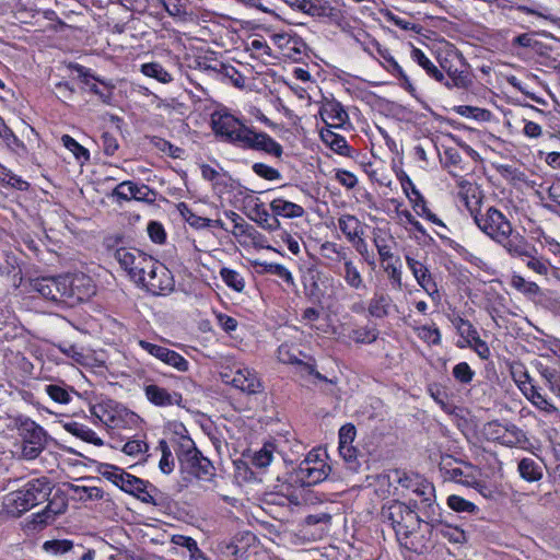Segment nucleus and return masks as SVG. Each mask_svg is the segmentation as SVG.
<instances>
[{"label":"nucleus","instance_id":"1","mask_svg":"<svg viewBox=\"0 0 560 560\" xmlns=\"http://www.w3.org/2000/svg\"><path fill=\"white\" fill-rule=\"evenodd\" d=\"M212 128L217 136L244 149L262 151L271 156L281 158L282 145L262 131H255L243 125L228 113H215L212 116Z\"/></svg>","mask_w":560,"mask_h":560},{"label":"nucleus","instance_id":"2","mask_svg":"<svg viewBox=\"0 0 560 560\" xmlns=\"http://www.w3.org/2000/svg\"><path fill=\"white\" fill-rule=\"evenodd\" d=\"M470 212L480 231L500 244L509 255L526 254L525 237L513 230L511 222L500 210L488 207L485 212L481 210Z\"/></svg>","mask_w":560,"mask_h":560},{"label":"nucleus","instance_id":"3","mask_svg":"<svg viewBox=\"0 0 560 560\" xmlns=\"http://www.w3.org/2000/svg\"><path fill=\"white\" fill-rule=\"evenodd\" d=\"M33 288L44 299L56 303H69L72 300H83L94 292L91 279L84 275L59 276L37 279Z\"/></svg>","mask_w":560,"mask_h":560},{"label":"nucleus","instance_id":"4","mask_svg":"<svg viewBox=\"0 0 560 560\" xmlns=\"http://www.w3.org/2000/svg\"><path fill=\"white\" fill-rule=\"evenodd\" d=\"M416 508L417 503L410 505L398 500H389L382 505L380 512L381 521L392 527L399 545L409 550L413 549L409 544L410 536L427 521V517L417 513Z\"/></svg>","mask_w":560,"mask_h":560},{"label":"nucleus","instance_id":"5","mask_svg":"<svg viewBox=\"0 0 560 560\" xmlns=\"http://www.w3.org/2000/svg\"><path fill=\"white\" fill-rule=\"evenodd\" d=\"M47 478H36L27 481L22 489L10 492L4 497L3 505L8 513L21 516L39 503L47 500L50 493Z\"/></svg>","mask_w":560,"mask_h":560},{"label":"nucleus","instance_id":"6","mask_svg":"<svg viewBox=\"0 0 560 560\" xmlns=\"http://www.w3.org/2000/svg\"><path fill=\"white\" fill-rule=\"evenodd\" d=\"M326 453L320 450L311 451L296 468L290 474V482L301 487H312L324 481L331 468L326 463Z\"/></svg>","mask_w":560,"mask_h":560},{"label":"nucleus","instance_id":"7","mask_svg":"<svg viewBox=\"0 0 560 560\" xmlns=\"http://www.w3.org/2000/svg\"><path fill=\"white\" fill-rule=\"evenodd\" d=\"M114 257L136 283L143 280L145 270L154 265V259L151 256L135 248H118L115 250Z\"/></svg>","mask_w":560,"mask_h":560},{"label":"nucleus","instance_id":"8","mask_svg":"<svg viewBox=\"0 0 560 560\" xmlns=\"http://www.w3.org/2000/svg\"><path fill=\"white\" fill-rule=\"evenodd\" d=\"M441 71H445L448 80L442 82L447 89L458 88L465 89L470 84L467 65L463 55L455 50L448 51L444 58L440 60Z\"/></svg>","mask_w":560,"mask_h":560},{"label":"nucleus","instance_id":"9","mask_svg":"<svg viewBox=\"0 0 560 560\" xmlns=\"http://www.w3.org/2000/svg\"><path fill=\"white\" fill-rule=\"evenodd\" d=\"M138 284H142L154 295H165L173 291L174 279L164 265L154 260V265L145 270L143 280H139Z\"/></svg>","mask_w":560,"mask_h":560},{"label":"nucleus","instance_id":"10","mask_svg":"<svg viewBox=\"0 0 560 560\" xmlns=\"http://www.w3.org/2000/svg\"><path fill=\"white\" fill-rule=\"evenodd\" d=\"M222 380L247 395L257 394L262 389L257 373L247 366H235L230 372H223Z\"/></svg>","mask_w":560,"mask_h":560},{"label":"nucleus","instance_id":"11","mask_svg":"<svg viewBox=\"0 0 560 560\" xmlns=\"http://www.w3.org/2000/svg\"><path fill=\"white\" fill-rule=\"evenodd\" d=\"M182 467L197 479L210 481L215 476V468L196 447L188 450L182 458Z\"/></svg>","mask_w":560,"mask_h":560},{"label":"nucleus","instance_id":"12","mask_svg":"<svg viewBox=\"0 0 560 560\" xmlns=\"http://www.w3.org/2000/svg\"><path fill=\"white\" fill-rule=\"evenodd\" d=\"M413 493L421 498L420 504H417V510L421 511L424 517H427L425 523L438 522L439 516V505L434 503V487L429 481L422 479L420 476L417 479V482L413 483V487L410 488Z\"/></svg>","mask_w":560,"mask_h":560},{"label":"nucleus","instance_id":"13","mask_svg":"<svg viewBox=\"0 0 560 560\" xmlns=\"http://www.w3.org/2000/svg\"><path fill=\"white\" fill-rule=\"evenodd\" d=\"M138 345L150 355L160 360L164 364L174 368L178 372H187L189 369V362L174 350L142 339L138 341Z\"/></svg>","mask_w":560,"mask_h":560},{"label":"nucleus","instance_id":"14","mask_svg":"<svg viewBox=\"0 0 560 560\" xmlns=\"http://www.w3.org/2000/svg\"><path fill=\"white\" fill-rule=\"evenodd\" d=\"M75 71L78 73L79 79L85 86H88L89 91L98 96V98L104 104H110L113 100V92L115 85L110 82H106L94 74L91 73V70L77 65Z\"/></svg>","mask_w":560,"mask_h":560},{"label":"nucleus","instance_id":"15","mask_svg":"<svg viewBox=\"0 0 560 560\" xmlns=\"http://www.w3.org/2000/svg\"><path fill=\"white\" fill-rule=\"evenodd\" d=\"M119 488L122 491L135 495L144 503L156 504L153 495V492H155L156 489L148 481H144L133 475L125 472Z\"/></svg>","mask_w":560,"mask_h":560},{"label":"nucleus","instance_id":"16","mask_svg":"<svg viewBox=\"0 0 560 560\" xmlns=\"http://www.w3.org/2000/svg\"><path fill=\"white\" fill-rule=\"evenodd\" d=\"M147 399L156 407L183 406V395L156 384H148L143 388Z\"/></svg>","mask_w":560,"mask_h":560},{"label":"nucleus","instance_id":"17","mask_svg":"<svg viewBox=\"0 0 560 560\" xmlns=\"http://www.w3.org/2000/svg\"><path fill=\"white\" fill-rule=\"evenodd\" d=\"M406 262L410 271L412 272L417 283L432 298H439V289L436 282L432 278L427 266L415 259L413 257L406 255Z\"/></svg>","mask_w":560,"mask_h":560},{"label":"nucleus","instance_id":"18","mask_svg":"<svg viewBox=\"0 0 560 560\" xmlns=\"http://www.w3.org/2000/svg\"><path fill=\"white\" fill-rule=\"evenodd\" d=\"M319 115L328 128H341L349 121V115L345 107L335 98L325 100Z\"/></svg>","mask_w":560,"mask_h":560},{"label":"nucleus","instance_id":"19","mask_svg":"<svg viewBox=\"0 0 560 560\" xmlns=\"http://www.w3.org/2000/svg\"><path fill=\"white\" fill-rule=\"evenodd\" d=\"M94 423H102L107 428H116L121 419L117 412V404L113 400H102L90 408Z\"/></svg>","mask_w":560,"mask_h":560},{"label":"nucleus","instance_id":"20","mask_svg":"<svg viewBox=\"0 0 560 560\" xmlns=\"http://www.w3.org/2000/svg\"><path fill=\"white\" fill-rule=\"evenodd\" d=\"M527 400L530 401L545 417L553 419L560 418V410L553 405V402L541 393V389L534 385L528 392L524 394Z\"/></svg>","mask_w":560,"mask_h":560},{"label":"nucleus","instance_id":"21","mask_svg":"<svg viewBox=\"0 0 560 560\" xmlns=\"http://www.w3.org/2000/svg\"><path fill=\"white\" fill-rule=\"evenodd\" d=\"M443 466L441 467V470L444 471V478L445 479H450V480H453L457 483H460V485H464V486H467V487H472V488H483L485 486H482L476 475H475V471H474V468L468 465L466 467V469H462L459 467H454V468H446L445 464H442Z\"/></svg>","mask_w":560,"mask_h":560},{"label":"nucleus","instance_id":"22","mask_svg":"<svg viewBox=\"0 0 560 560\" xmlns=\"http://www.w3.org/2000/svg\"><path fill=\"white\" fill-rule=\"evenodd\" d=\"M336 272L343 279L348 288L354 291H366L368 285L363 275L353 260L346 261V265Z\"/></svg>","mask_w":560,"mask_h":560},{"label":"nucleus","instance_id":"23","mask_svg":"<svg viewBox=\"0 0 560 560\" xmlns=\"http://www.w3.org/2000/svg\"><path fill=\"white\" fill-rule=\"evenodd\" d=\"M270 211L279 217L285 219L302 218L305 214V210L301 205L289 201L282 197H277L270 201Z\"/></svg>","mask_w":560,"mask_h":560},{"label":"nucleus","instance_id":"24","mask_svg":"<svg viewBox=\"0 0 560 560\" xmlns=\"http://www.w3.org/2000/svg\"><path fill=\"white\" fill-rule=\"evenodd\" d=\"M149 194V188L145 185L138 186L137 184L126 180L118 184L113 190V196L121 200H145Z\"/></svg>","mask_w":560,"mask_h":560},{"label":"nucleus","instance_id":"25","mask_svg":"<svg viewBox=\"0 0 560 560\" xmlns=\"http://www.w3.org/2000/svg\"><path fill=\"white\" fill-rule=\"evenodd\" d=\"M373 243L377 249L380 260L382 262L393 260V246L396 244L395 238L388 232L376 229L373 232Z\"/></svg>","mask_w":560,"mask_h":560},{"label":"nucleus","instance_id":"26","mask_svg":"<svg viewBox=\"0 0 560 560\" xmlns=\"http://www.w3.org/2000/svg\"><path fill=\"white\" fill-rule=\"evenodd\" d=\"M397 178L400 183L404 194L406 195L409 202L411 203L412 209L415 210V212H419V209L423 208L424 205H427L424 197L419 191V189L415 186L411 178L405 172H401L400 174H398Z\"/></svg>","mask_w":560,"mask_h":560},{"label":"nucleus","instance_id":"27","mask_svg":"<svg viewBox=\"0 0 560 560\" xmlns=\"http://www.w3.org/2000/svg\"><path fill=\"white\" fill-rule=\"evenodd\" d=\"M254 217L252 218L261 229L268 232H278L281 230V223L277 215L270 213L262 202L255 203L253 208Z\"/></svg>","mask_w":560,"mask_h":560},{"label":"nucleus","instance_id":"28","mask_svg":"<svg viewBox=\"0 0 560 560\" xmlns=\"http://www.w3.org/2000/svg\"><path fill=\"white\" fill-rule=\"evenodd\" d=\"M338 226L348 242L360 238V235H364V223L353 214H341L338 219Z\"/></svg>","mask_w":560,"mask_h":560},{"label":"nucleus","instance_id":"29","mask_svg":"<svg viewBox=\"0 0 560 560\" xmlns=\"http://www.w3.org/2000/svg\"><path fill=\"white\" fill-rule=\"evenodd\" d=\"M20 430L23 436V442L38 446L46 445L47 433L35 421H32L30 419L25 420L24 422H22Z\"/></svg>","mask_w":560,"mask_h":560},{"label":"nucleus","instance_id":"30","mask_svg":"<svg viewBox=\"0 0 560 560\" xmlns=\"http://www.w3.org/2000/svg\"><path fill=\"white\" fill-rule=\"evenodd\" d=\"M392 306V298L387 293L376 291L369 301L368 312L372 317L384 318L388 316Z\"/></svg>","mask_w":560,"mask_h":560},{"label":"nucleus","instance_id":"31","mask_svg":"<svg viewBox=\"0 0 560 560\" xmlns=\"http://www.w3.org/2000/svg\"><path fill=\"white\" fill-rule=\"evenodd\" d=\"M526 254L514 256L515 258H521L526 262V266L533 270L534 272L540 276H547L550 269V264L548 260L542 257L537 256V250L528 244L525 240Z\"/></svg>","mask_w":560,"mask_h":560},{"label":"nucleus","instance_id":"32","mask_svg":"<svg viewBox=\"0 0 560 560\" xmlns=\"http://www.w3.org/2000/svg\"><path fill=\"white\" fill-rule=\"evenodd\" d=\"M448 318L460 337V340L457 342V347L465 348V345L469 343V340L474 339L478 334L477 329L468 319L458 314H452Z\"/></svg>","mask_w":560,"mask_h":560},{"label":"nucleus","instance_id":"33","mask_svg":"<svg viewBox=\"0 0 560 560\" xmlns=\"http://www.w3.org/2000/svg\"><path fill=\"white\" fill-rule=\"evenodd\" d=\"M498 442L509 447H524L528 442L526 433L514 423H505L504 433L498 436Z\"/></svg>","mask_w":560,"mask_h":560},{"label":"nucleus","instance_id":"34","mask_svg":"<svg viewBox=\"0 0 560 560\" xmlns=\"http://www.w3.org/2000/svg\"><path fill=\"white\" fill-rule=\"evenodd\" d=\"M410 58L417 62L429 77L438 82L444 81L443 72L430 60V58L419 48L411 45Z\"/></svg>","mask_w":560,"mask_h":560},{"label":"nucleus","instance_id":"35","mask_svg":"<svg viewBox=\"0 0 560 560\" xmlns=\"http://www.w3.org/2000/svg\"><path fill=\"white\" fill-rule=\"evenodd\" d=\"M63 428L70 434L81 439L84 442L94 444L96 446L103 445V440L88 425L77 421H69L63 424Z\"/></svg>","mask_w":560,"mask_h":560},{"label":"nucleus","instance_id":"36","mask_svg":"<svg viewBox=\"0 0 560 560\" xmlns=\"http://www.w3.org/2000/svg\"><path fill=\"white\" fill-rule=\"evenodd\" d=\"M320 138L336 153L350 156V147L345 137L334 132L330 128L322 129Z\"/></svg>","mask_w":560,"mask_h":560},{"label":"nucleus","instance_id":"37","mask_svg":"<svg viewBox=\"0 0 560 560\" xmlns=\"http://www.w3.org/2000/svg\"><path fill=\"white\" fill-rule=\"evenodd\" d=\"M517 471L521 478L527 482L539 481L544 476L540 464L529 457H524L518 462Z\"/></svg>","mask_w":560,"mask_h":560},{"label":"nucleus","instance_id":"38","mask_svg":"<svg viewBox=\"0 0 560 560\" xmlns=\"http://www.w3.org/2000/svg\"><path fill=\"white\" fill-rule=\"evenodd\" d=\"M427 524L430 525L439 535H441L443 538H446L451 542L463 544L466 541L465 532L458 527H453L441 523L440 515L438 516V522Z\"/></svg>","mask_w":560,"mask_h":560},{"label":"nucleus","instance_id":"39","mask_svg":"<svg viewBox=\"0 0 560 560\" xmlns=\"http://www.w3.org/2000/svg\"><path fill=\"white\" fill-rule=\"evenodd\" d=\"M141 72L145 77L153 78L163 84H167L173 81V75L159 62H147L141 65Z\"/></svg>","mask_w":560,"mask_h":560},{"label":"nucleus","instance_id":"40","mask_svg":"<svg viewBox=\"0 0 560 560\" xmlns=\"http://www.w3.org/2000/svg\"><path fill=\"white\" fill-rule=\"evenodd\" d=\"M220 277L223 282L235 292H243L245 289V279L236 270L223 267L220 269Z\"/></svg>","mask_w":560,"mask_h":560},{"label":"nucleus","instance_id":"41","mask_svg":"<svg viewBox=\"0 0 560 560\" xmlns=\"http://www.w3.org/2000/svg\"><path fill=\"white\" fill-rule=\"evenodd\" d=\"M300 355L306 358L295 346L282 343L277 350L278 360L284 364H295L300 362Z\"/></svg>","mask_w":560,"mask_h":560},{"label":"nucleus","instance_id":"42","mask_svg":"<svg viewBox=\"0 0 560 560\" xmlns=\"http://www.w3.org/2000/svg\"><path fill=\"white\" fill-rule=\"evenodd\" d=\"M177 211L179 212L183 220H185L191 228L200 230L206 229L207 218H202L192 212V210L185 202L177 205Z\"/></svg>","mask_w":560,"mask_h":560},{"label":"nucleus","instance_id":"43","mask_svg":"<svg viewBox=\"0 0 560 560\" xmlns=\"http://www.w3.org/2000/svg\"><path fill=\"white\" fill-rule=\"evenodd\" d=\"M511 375L523 395L534 386L532 377L522 364L513 366Z\"/></svg>","mask_w":560,"mask_h":560},{"label":"nucleus","instance_id":"44","mask_svg":"<svg viewBox=\"0 0 560 560\" xmlns=\"http://www.w3.org/2000/svg\"><path fill=\"white\" fill-rule=\"evenodd\" d=\"M377 336L378 331L369 326L353 328L348 335L349 339L357 343H372Z\"/></svg>","mask_w":560,"mask_h":560},{"label":"nucleus","instance_id":"45","mask_svg":"<svg viewBox=\"0 0 560 560\" xmlns=\"http://www.w3.org/2000/svg\"><path fill=\"white\" fill-rule=\"evenodd\" d=\"M61 142L65 148H67L78 161L86 162L90 160V152L83 145H81L75 139H73L69 135H63L61 137Z\"/></svg>","mask_w":560,"mask_h":560},{"label":"nucleus","instance_id":"46","mask_svg":"<svg viewBox=\"0 0 560 560\" xmlns=\"http://www.w3.org/2000/svg\"><path fill=\"white\" fill-rule=\"evenodd\" d=\"M44 390L55 402L69 404L71 400V394L65 385L49 384Z\"/></svg>","mask_w":560,"mask_h":560},{"label":"nucleus","instance_id":"47","mask_svg":"<svg viewBox=\"0 0 560 560\" xmlns=\"http://www.w3.org/2000/svg\"><path fill=\"white\" fill-rule=\"evenodd\" d=\"M418 477L419 475L409 474L400 469L392 470L388 475L392 483H397L401 488L408 490L413 487V483L417 482Z\"/></svg>","mask_w":560,"mask_h":560},{"label":"nucleus","instance_id":"48","mask_svg":"<svg viewBox=\"0 0 560 560\" xmlns=\"http://www.w3.org/2000/svg\"><path fill=\"white\" fill-rule=\"evenodd\" d=\"M219 73L222 78L226 79L230 83H232L236 88H244L246 78L236 70L233 66L230 65H221Z\"/></svg>","mask_w":560,"mask_h":560},{"label":"nucleus","instance_id":"49","mask_svg":"<svg viewBox=\"0 0 560 560\" xmlns=\"http://www.w3.org/2000/svg\"><path fill=\"white\" fill-rule=\"evenodd\" d=\"M511 285L517 291L529 295H536L539 292V287L535 282L527 281L520 275L512 276Z\"/></svg>","mask_w":560,"mask_h":560},{"label":"nucleus","instance_id":"50","mask_svg":"<svg viewBox=\"0 0 560 560\" xmlns=\"http://www.w3.org/2000/svg\"><path fill=\"white\" fill-rule=\"evenodd\" d=\"M296 366L302 376H314L319 382L331 383L326 376L316 371L315 360L312 358H307V361L301 359Z\"/></svg>","mask_w":560,"mask_h":560},{"label":"nucleus","instance_id":"51","mask_svg":"<svg viewBox=\"0 0 560 560\" xmlns=\"http://www.w3.org/2000/svg\"><path fill=\"white\" fill-rule=\"evenodd\" d=\"M73 548V542L68 539H54L47 540L43 545V549L54 555H63L69 552Z\"/></svg>","mask_w":560,"mask_h":560},{"label":"nucleus","instance_id":"52","mask_svg":"<svg viewBox=\"0 0 560 560\" xmlns=\"http://www.w3.org/2000/svg\"><path fill=\"white\" fill-rule=\"evenodd\" d=\"M0 138H2L7 144L14 151H24V143L9 129L4 122L0 119Z\"/></svg>","mask_w":560,"mask_h":560},{"label":"nucleus","instance_id":"53","mask_svg":"<svg viewBox=\"0 0 560 560\" xmlns=\"http://www.w3.org/2000/svg\"><path fill=\"white\" fill-rule=\"evenodd\" d=\"M447 505L453 511H456V512L474 513L478 510L477 506L472 502H470L459 495H455V494H452L447 498Z\"/></svg>","mask_w":560,"mask_h":560},{"label":"nucleus","instance_id":"54","mask_svg":"<svg viewBox=\"0 0 560 560\" xmlns=\"http://www.w3.org/2000/svg\"><path fill=\"white\" fill-rule=\"evenodd\" d=\"M252 170L257 176L267 180H279L282 177L278 170L265 163H255L253 164Z\"/></svg>","mask_w":560,"mask_h":560},{"label":"nucleus","instance_id":"55","mask_svg":"<svg viewBox=\"0 0 560 560\" xmlns=\"http://www.w3.org/2000/svg\"><path fill=\"white\" fill-rule=\"evenodd\" d=\"M271 40L278 48L282 50L283 55L288 57H292V54L287 51L291 48V44H299V40L295 37H292L287 33H276L271 36Z\"/></svg>","mask_w":560,"mask_h":560},{"label":"nucleus","instance_id":"56","mask_svg":"<svg viewBox=\"0 0 560 560\" xmlns=\"http://www.w3.org/2000/svg\"><path fill=\"white\" fill-rule=\"evenodd\" d=\"M453 376L459 383L467 385L472 381L475 372L467 362H459L453 368Z\"/></svg>","mask_w":560,"mask_h":560},{"label":"nucleus","instance_id":"57","mask_svg":"<svg viewBox=\"0 0 560 560\" xmlns=\"http://www.w3.org/2000/svg\"><path fill=\"white\" fill-rule=\"evenodd\" d=\"M418 337L429 345L438 346L441 343V332L436 327L421 326L418 328Z\"/></svg>","mask_w":560,"mask_h":560},{"label":"nucleus","instance_id":"58","mask_svg":"<svg viewBox=\"0 0 560 560\" xmlns=\"http://www.w3.org/2000/svg\"><path fill=\"white\" fill-rule=\"evenodd\" d=\"M104 478L112 481L115 486L119 487L125 475V470L113 465L105 464L100 469Z\"/></svg>","mask_w":560,"mask_h":560},{"label":"nucleus","instance_id":"59","mask_svg":"<svg viewBox=\"0 0 560 560\" xmlns=\"http://www.w3.org/2000/svg\"><path fill=\"white\" fill-rule=\"evenodd\" d=\"M471 348L480 359L487 360L490 358L491 352L488 343L480 339L479 334H477L474 339L469 340V343L465 345V348Z\"/></svg>","mask_w":560,"mask_h":560},{"label":"nucleus","instance_id":"60","mask_svg":"<svg viewBox=\"0 0 560 560\" xmlns=\"http://www.w3.org/2000/svg\"><path fill=\"white\" fill-rule=\"evenodd\" d=\"M57 348L61 353L70 358L75 363H83L85 357L82 350L73 343L62 342L57 345Z\"/></svg>","mask_w":560,"mask_h":560},{"label":"nucleus","instance_id":"61","mask_svg":"<svg viewBox=\"0 0 560 560\" xmlns=\"http://www.w3.org/2000/svg\"><path fill=\"white\" fill-rule=\"evenodd\" d=\"M224 214L233 223V225H234L233 233L235 235L238 234V233H241V234H249L248 231L249 230H254L253 226L247 224L245 222V220L238 213H236L235 211L229 210V211H225Z\"/></svg>","mask_w":560,"mask_h":560},{"label":"nucleus","instance_id":"62","mask_svg":"<svg viewBox=\"0 0 560 560\" xmlns=\"http://www.w3.org/2000/svg\"><path fill=\"white\" fill-rule=\"evenodd\" d=\"M149 237L156 244H163L166 240L164 226L158 221H151L147 228Z\"/></svg>","mask_w":560,"mask_h":560},{"label":"nucleus","instance_id":"63","mask_svg":"<svg viewBox=\"0 0 560 560\" xmlns=\"http://www.w3.org/2000/svg\"><path fill=\"white\" fill-rule=\"evenodd\" d=\"M335 179L347 189H352L358 184V178L353 173L340 168L335 171Z\"/></svg>","mask_w":560,"mask_h":560},{"label":"nucleus","instance_id":"64","mask_svg":"<svg viewBox=\"0 0 560 560\" xmlns=\"http://www.w3.org/2000/svg\"><path fill=\"white\" fill-rule=\"evenodd\" d=\"M548 198L552 203H546L545 207L560 215V185H552L548 189Z\"/></svg>","mask_w":560,"mask_h":560}]
</instances>
